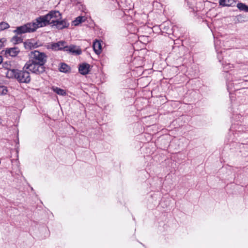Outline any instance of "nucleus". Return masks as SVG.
<instances>
[{
	"instance_id": "1",
	"label": "nucleus",
	"mask_w": 248,
	"mask_h": 248,
	"mask_svg": "<svg viewBox=\"0 0 248 248\" xmlns=\"http://www.w3.org/2000/svg\"><path fill=\"white\" fill-rule=\"evenodd\" d=\"M11 74L19 83H29L31 81L30 73L26 70H11Z\"/></svg>"
},
{
	"instance_id": "9",
	"label": "nucleus",
	"mask_w": 248,
	"mask_h": 248,
	"mask_svg": "<svg viewBox=\"0 0 248 248\" xmlns=\"http://www.w3.org/2000/svg\"><path fill=\"white\" fill-rule=\"evenodd\" d=\"M24 46L25 49H31L37 47L39 45L35 42L33 40H28L24 43Z\"/></svg>"
},
{
	"instance_id": "12",
	"label": "nucleus",
	"mask_w": 248,
	"mask_h": 248,
	"mask_svg": "<svg viewBox=\"0 0 248 248\" xmlns=\"http://www.w3.org/2000/svg\"><path fill=\"white\" fill-rule=\"evenodd\" d=\"M64 51L76 53L77 55L80 54L81 52L80 49H76V46L74 45L68 46L66 45L65 47H64Z\"/></svg>"
},
{
	"instance_id": "19",
	"label": "nucleus",
	"mask_w": 248,
	"mask_h": 248,
	"mask_svg": "<svg viewBox=\"0 0 248 248\" xmlns=\"http://www.w3.org/2000/svg\"><path fill=\"white\" fill-rule=\"evenodd\" d=\"M61 72L66 73L70 70V67L65 63H62L59 68Z\"/></svg>"
},
{
	"instance_id": "4",
	"label": "nucleus",
	"mask_w": 248,
	"mask_h": 248,
	"mask_svg": "<svg viewBox=\"0 0 248 248\" xmlns=\"http://www.w3.org/2000/svg\"><path fill=\"white\" fill-rule=\"evenodd\" d=\"M35 31V27L32 23H28L24 25L17 27L14 31V32L17 35H20L27 32H32Z\"/></svg>"
},
{
	"instance_id": "14",
	"label": "nucleus",
	"mask_w": 248,
	"mask_h": 248,
	"mask_svg": "<svg viewBox=\"0 0 248 248\" xmlns=\"http://www.w3.org/2000/svg\"><path fill=\"white\" fill-rule=\"evenodd\" d=\"M235 0H219V3L222 6H233L235 5Z\"/></svg>"
},
{
	"instance_id": "21",
	"label": "nucleus",
	"mask_w": 248,
	"mask_h": 248,
	"mask_svg": "<svg viewBox=\"0 0 248 248\" xmlns=\"http://www.w3.org/2000/svg\"><path fill=\"white\" fill-rule=\"evenodd\" d=\"M7 92V88L5 86L0 85V95L6 94Z\"/></svg>"
},
{
	"instance_id": "11",
	"label": "nucleus",
	"mask_w": 248,
	"mask_h": 248,
	"mask_svg": "<svg viewBox=\"0 0 248 248\" xmlns=\"http://www.w3.org/2000/svg\"><path fill=\"white\" fill-rule=\"evenodd\" d=\"M20 50L17 47H14L7 48L5 50V54H8L12 57H15L19 53Z\"/></svg>"
},
{
	"instance_id": "15",
	"label": "nucleus",
	"mask_w": 248,
	"mask_h": 248,
	"mask_svg": "<svg viewBox=\"0 0 248 248\" xmlns=\"http://www.w3.org/2000/svg\"><path fill=\"white\" fill-rule=\"evenodd\" d=\"M86 17L84 16H79L72 22V25L75 26H78L79 24L85 21Z\"/></svg>"
},
{
	"instance_id": "7",
	"label": "nucleus",
	"mask_w": 248,
	"mask_h": 248,
	"mask_svg": "<svg viewBox=\"0 0 248 248\" xmlns=\"http://www.w3.org/2000/svg\"><path fill=\"white\" fill-rule=\"evenodd\" d=\"M66 43L65 41H61L57 43H53L49 45V48L54 51L62 50L64 51V47Z\"/></svg>"
},
{
	"instance_id": "10",
	"label": "nucleus",
	"mask_w": 248,
	"mask_h": 248,
	"mask_svg": "<svg viewBox=\"0 0 248 248\" xmlns=\"http://www.w3.org/2000/svg\"><path fill=\"white\" fill-rule=\"evenodd\" d=\"M90 64L87 63H83L79 65L78 67L79 72L83 75H86L89 72Z\"/></svg>"
},
{
	"instance_id": "8",
	"label": "nucleus",
	"mask_w": 248,
	"mask_h": 248,
	"mask_svg": "<svg viewBox=\"0 0 248 248\" xmlns=\"http://www.w3.org/2000/svg\"><path fill=\"white\" fill-rule=\"evenodd\" d=\"M69 25V23L68 21L66 19H64L61 20H60V19L58 20L54 26L59 30H62L63 29L68 28Z\"/></svg>"
},
{
	"instance_id": "2",
	"label": "nucleus",
	"mask_w": 248,
	"mask_h": 248,
	"mask_svg": "<svg viewBox=\"0 0 248 248\" xmlns=\"http://www.w3.org/2000/svg\"><path fill=\"white\" fill-rule=\"evenodd\" d=\"M24 68L37 75L42 74L45 71V65L31 61H29L25 64Z\"/></svg>"
},
{
	"instance_id": "20",
	"label": "nucleus",
	"mask_w": 248,
	"mask_h": 248,
	"mask_svg": "<svg viewBox=\"0 0 248 248\" xmlns=\"http://www.w3.org/2000/svg\"><path fill=\"white\" fill-rule=\"evenodd\" d=\"M9 25L5 22H1L0 23V31H2L9 28Z\"/></svg>"
},
{
	"instance_id": "22",
	"label": "nucleus",
	"mask_w": 248,
	"mask_h": 248,
	"mask_svg": "<svg viewBox=\"0 0 248 248\" xmlns=\"http://www.w3.org/2000/svg\"><path fill=\"white\" fill-rule=\"evenodd\" d=\"M3 46V42L2 41V40H0V48L2 47Z\"/></svg>"
},
{
	"instance_id": "18",
	"label": "nucleus",
	"mask_w": 248,
	"mask_h": 248,
	"mask_svg": "<svg viewBox=\"0 0 248 248\" xmlns=\"http://www.w3.org/2000/svg\"><path fill=\"white\" fill-rule=\"evenodd\" d=\"M237 7L240 11L248 12V6L245 3L239 2L237 4Z\"/></svg>"
},
{
	"instance_id": "3",
	"label": "nucleus",
	"mask_w": 248,
	"mask_h": 248,
	"mask_svg": "<svg viewBox=\"0 0 248 248\" xmlns=\"http://www.w3.org/2000/svg\"><path fill=\"white\" fill-rule=\"evenodd\" d=\"M30 56L31 61L45 65L47 60V56L44 53L37 50L31 51Z\"/></svg>"
},
{
	"instance_id": "23",
	"label": "nucleus",
	"mask_w": 248,
	"mask_h": 248,
	"mask_svg": "<svg viewBox=\"0 0 248 248\" xmlns=\"http://www.w3.org/2000/svg\"><path fill=\"white\" fill-rule=\"evenodd\" d=\"M2 61H3V59H2V57L0 55V64L1 63V62H2Z\"/></svg>"
},
{
	"instance_id": "6",
	"label": "nucleus",
	"mask_w": 248,
	"mask_h": 248,
	"mask_svg": "<svg viewBox=\"0 0 248 248\" xmlns=\"http://www.w3.org/2000/svg\"><path fill=\"white\" fill-rule=\"evenodd\" d=\"M35 20V22L32 23L35 27V30L39 27H42L49 24L47 14L45 16H39Z\"/></svg>"
},
{
	"instance_id": "16",
	"label": "nucleus",
	"mask_w": 248,
	"mask_h": 248,
	"mask_svg": "<svg viewBox=\"0 0 248 248\" xmlns=\"http://www.w3.org/2000/svg\"><path fill=\"white\" fill-rule=\"evenodd\" d=\"M52 90L59 95L64 96L66 94V93L64 90L57 87H53Z\"/></svg>"
},
{
	"instance_id": "13",
	"label": "nucleus",
	"mask_w": 248,
	"mask_h": 248,
	"mask_svg": "<svg viewBox=\"0 0 248 248\" xmlns=\"http://www.w3.org/2000/svg\"><path fill=\"white\" fill-rule=\"evenodd\" d=\"M93 47L95 53L96 54H99L102 51L101 42L98 40L95 41L93 45Z\"/></svg>"
},
{
	"instance_id": "17",
	"label": "nucleus",
	"mask_w": 248,
	"mask_h": 248,
	"mask_svg": "<svg viewBox=\"0 0 248 248\" xmlns=\"http://www.w3.org/2000/svg\"><path fill=\"white\" fill-rule=\"evenodd\" d=\"M11 41L13 44H17L22 42L23 38L20 36H18V35L16 34V35L12 38Z\"/></svg>"
},
{
	"instance_id": "5",
	"label": "nucleus",
	"mask_w": 248,
	"mask_h": 248,
	"mask_svg": "<svg viewBox=\"0 0 248 248\" xmlns=\"http://www.w3.org/2000/svg\"><path fill=\"white\" fill-rule=\"evenodd\" d=\"M49 24L54 26L58 20L61 18V14L58 11H51L47 14Z\"/></svg>"
}]
</instances>
